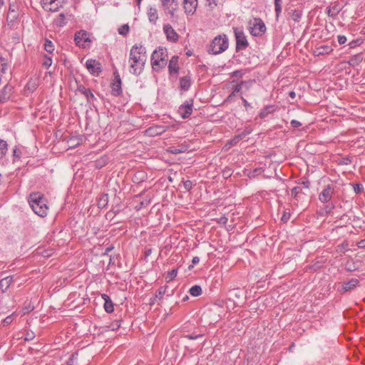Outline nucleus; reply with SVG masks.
<instances>
[{"label": "nucleus", "mask_w": 365, "mask_h": 365, "mask_svg": "<svg viewBox=\"0 0 365 365\" xmlns=\"http://www.w3.org/2000/svg\"><path fill=\"white\" fill-rule=\"evenodd\" d=\"M147 61L146 48L141 44L132 46L128 58L129 72L139 76L143 71Z\"/></svg>", "instance_id": "obj_1"}, {"label": "nucleus", "mask_w": 365, "mask_h": 365, "mask_svg": "<svg viewBox=\"0 0 365 365\" xmlns=\"http://www.w3.org/2000/svg\"><path fill=\"white\" fill-rule=\"evenodd\" d=\"M29 203L32 210L40 217H46L48 214V207L47 200L40 192H32L30 194Z\"/></svg>", "instance_id": "obj_2"}, {"label": "nucleus", "mask_w": 365, "mask_h": 365, "mask_svg": "<svg viewBox=\"0 0 365 365\" xmlns=\"http://www.w3.org/2000/svg\"><path fill=\"white\" fill-rule=\"evenodd\" d=\"M229 46L228 38L225 34L215 36L207 46L210 54L218 55L225 51Z\"/></svg>", "instance_id": "obj_3"}, {"label": "nucleus", "mask_w": 365, "mask_h": 365, "mask_svg": "<svg viewBox=\"0 0 365 365\" xmlns=\"http://www.w3.org/2000/svg\"><path fill=\"white\" fill-rule=\"evenodd\" d=\"M168 51L163 47L155 49L151 55V65L155 71H159L164 68L168 63Z\"/></svg>", "instance_id": "obj_4"}, {"label": "nucleus", "mask_w": 365, "mask_h": 365, "mask_svg": "<svg viewBox=\"0 0 365 365\" xmlns=\"http://www.w3.org/2000/svg\"><path fill=\"white\" fill-rule=\"evenodd\" d=\"M249 31L254 36H262L266 32V26L259 18H255L249 21Z\"/></svg>", "instance_id": "obj_5"}, {"label": "nucleus", "mask_w": 365, "mask_h": 365, "mask_svg": "<svg viewBox=\"0 0 365 365\" xmlns=\"http://www.w3.org/2000/svg\"><path fill=\"white\" fill-rule=\"evenodd\" d=\"M233 31L236 40L237 51L247 48L249 46V43L243 29L241 28L235 27L233 28Z\"/></svg>", "instance_id": "obj_6"}, {"label": "nucleus", "mask_w": 365, "mask_h": 365, "mask_svg": "<svg viewBox=\"0 0 365 365\" xmlns=\"http://www.w3.org/2000/svg\"><path fill=\"white\" fill-rule=\"evenodd\" d=\"M160 2L165 14H169L172 19H174L179 9L178 0H160Z\"/></svg>", "instance_id": "obj_7"}, {"label": "nucleus", "mask_w": 365, "mask_h": 365, "mask_svg": "<svg viewBox=\"0 0 365 365\" xmlns=\"http://www.w3.org/2000/svg\"><path fill=\"white\" fill-rule=\"evenodd\" d=\"M334 192V186L331 184L326 185L319 194V200L323 203H328L332 198Z\"/></svg>", "instance_id": "obj_8"}, {"label": "nucleus", "mask_w": 365, "mask_h": 365, "mask_svg": "<svg viewBox=\"0 0 365 365\" xmlns=\"http://www.w3.org/2000/svg\"><path fill=\"white\" fill-rule=\"evenodd\" d=\"M193 101H186L182 105L178 108V113L183 118L186 119L190 116L192 113Z\"/></svg>", "instance_id": "obj_9"}, {"label": "nucleus", "mask_w": 365, "mask_h": 365, "mask_svg": "<svg viewBox=\"0 0 365 365\" xmlns=\"http://www.w3.org/2000/svg\"><path fill=\"white\" fill-rule=\"evenodd\" d=\"M89 36L88 32L83 30L76 32L74 38L76 45L85 48L86 46V43L91 42Z\"/></svg>", "instance_id": "obj_10"}, {"label": "nucleus", "mask_w": 365, "mask_h": 365, "mask_svg": "<svg viewBox=\"0 0 365 365\" xmlns=\"http://www.w3.org/2000/svg\"><path fill=\"white\" fill-rule=\"evenodd\" d=\"M86 66L91 74L95 76H98L102 71L101 63L94 59H88L86 62Z\"/></svg>", "instance_id": "obj_11"}, {"label": "nucleus", "mask_w": 365, "mask_h": 365, "mask_svg": "<svg viewBox=\"0 0 365 365\" xmlns=\"http://www.w3.org/2000/svg\"><path fill=\"white\" fill-rule=\"evenodd\" d=\"M61 0H41L42 7L52 12L57 11L61 7Z\"/></svg>", "instance_id": "obj_12"}, {"label": "nucleus", "mask_w": 365, "mask_h": 365, "mask_svg": "<svg viewBox=\"0 0 365 365\" xmlns=\"http://www.w3.org/2000/svg\"><path fill=\"white\" fill-rule=\"evenodd\" d=\"M163 32L168 41L176 42L178 40V34L170 24H165L163 26Z\"/></svg>", "instance_id": "obj_13"}, {"label": "nucleus", "mask_w": 365, "mask_h": 365, "mask_svg": "<svg viewBox=\"0 0 365 365\" xmlns=\"http://www.w3.org/2000/svg\"><path fill=\"white\" fill-rule=\"evenodd\" d=\"M77 90L86 97L88 103H93L96 100L92 91L84 86H78Z\"/></svg>", "instance_id": "obj_14"}, {"label": "nucleus", "mask_w": 365, "mask_h": 365, "mask_svg": "<svg viewBox=\"0 0 365 365\" xmlns=\"http://www.w3.org/2000/svg\"><path fill=\"white\" fill-rule=\"evenodd\" d=\"M185 12L193 14L197 6V0H183Z\"/></svg>", "instance_id": "obj_15"}, {"label": "nucleus", "mask_w": 365, "mask_h": 365, "mask_svg": "<svg viewBox=\"0 0 365 365\" xmlns=\"http://www.w3.org/2000/svg\"><path fill=\"white\" fill-rule=\"evenodd\" d=\"M178 56H173L169 61L168 71L170 75H177L179 71Z\"/></svg>", "instance_id": "obj_16"}, {"label": "nucleus", "mask_w": 365, "mask_h": 365, "mask_svg": "<svg viewBox=\"0 0 365 365\" xmlns=\"http://www.w3.org/2000/svg\"><path fill=\"white\" fill-rule=\"evenodd\" d=\"M19 14L16 9L10 6L9 9V12L6 16V21L8 25L10 27L14 26V23L16 22V19H18Z\"/></svg>", "instance_id": "obj_17"}, {"label": "nucleus", "mask_w": 365, "mask_h": 365, "mask_svg": "<svg viewBox=\"0 0 365 365\" xmlns=\"http://www.w3.org/2000/svg\"><path fill=\"white\" fill-rule=\"evenodd\" d=\"M166 130L164 126L155 125L148 128L145 133L148 136H156L163 134Z\"/></svg>", "instance_id": "obj_18"}, {"label": "nucleus", "mask_w": 365, "mask_h": 365, "mask_svg": "<svg viewBox=\"0 0 365 365\" xmlns=\"http://www.w3.org/2000/svg\"><path fill=\"white\" fill-rule=\"evenodd\" d=\"M359 284V281L356 278H352L348 282H345L342 284L341 289L344 292H349L356 288Z\"/></svg>", "instance_id": "obj_19"}, {"label": "nucleus", "mask_w": 365, "mask_h": 365, "mask_svg": "<svg viewBox=\"0 0 365 365\" xmlns=\"http://www.w3.org/2000/svg\"><path fill=\"white\" fill-rule=\"evenodd\" d=\"M13 92V87L11 85H6L0 93V103L6 101Z\"/></svg>", "instance_id": "obj_20"}, {"label": "nucleus", "mask_w": 365, "mask_h": 365, "mask_svg": "<svg viewBox=\"0 0 365 365\" xmlns=\"http://www.w3.org/2000/svg\"><path fill=\"white\" fill-rule=\"evenodd\" d=\"M147 15L149 22L155 25L159 18L157 9L155 6H149L147 11Z\"/></svg>", "instance_id": "obj_21"}, {"label": "nucleus", "mask_w": 365, "mask_h": 365, "mask_svg": "<svg viewBox=\"0 0 365 365\" xmlns=\"http://www.w3.org/2000/svg\"><path fill=\"white\" fill-rule=\"evenodd\" d=\"M289 18L296 23H299L302 18V10L300 9H291L288 12Z\"/></svg>", "instance_id": "obj_22"}, {"label": "nucleus", "mask_w": 365, "mask_h": 365, "mask_svg": "<svg viewBox=\"0 0 365 365\" xmlns=\"http://www.w3.org/2000/svg\"><path fill=\"white\" fill-rule=\"evenodd\" d=\"M102 298L104 300V309L107 313H112L114 311V306L112 300L106 294H103L101 295Z\"/></svg>", "instance_id": "obj_23"}, {"label": "nucleus", "mask_w": 365, "mask_h": 365, "mask_svg": "<svg viewBox=\"0 0 365 365\" xmlns=\"http://www.w3.org/2000/svg\"><path fill=\"white\" fill-rule=\"evenodd\" d=\"M191 86V78L190 76H185L180 78V87L183 91L189 90Z\"/></svg>", "instance_id": "obj_24"}, {"label": "nucleus", "mask_w": 365, "mask_h": 365, "mask_svg": "<svg viewBox=\"0 0 365 365\" xmlns=\"http://www.w3.org/2000/svg\"><path fill=\"white\" fill-rule=\"evenodd\" d=\"M13 282V276H8L0 280V288L3 292L8 290Z\"/></svg>", "instance_id": "obj_25"}, {"label": "nucleus", "mask_w": 365, "mask_h": 365, "mask_svg": "<svg viewBox=\"0 0 365 365\" xmlns=\"http://www.w3.org/2000/svg\"><path fill=\"white\" fill-rule=\"evenodd\" d=\"M189 149V145L187 144H181L177 147H170L169 148V152L172 154H180L186 152Z\"/></svg>", "instance_id": "obj_26"}, {"label": "nucleus", "mask_w": 365, "mask_h": 365, "mask_svg": "<svg viewBox=\"0 0 365 365\" xmlns=\"http://www.w3.org/2000/svg\"><path fill=\"white\" fill-rule=\"evenodd\" d=\"M121 81L119 76L116 78V81L113 83L112 86V94L115 96H118L121 94Z\"/></svg>", "instance_id": "obj_27"}, {"label": "nucleus", "mask_w": 365, "mask_h": 365, "mask_svg": "<svg viewBox=\"0 0 365 365\" xmlns=\"http://www.w3.org/2000/svg\"><path fill=\"white\" fill-rule=\"evenodd\" d=\"M324 206L320 209L319 214L322 216H327L331 212L335 207V205L332 202L325 203Z\"/></svg>", "instance_id": "obj_28"}, {"label": "nucleus", "mask_w": 365, "mask_h": 365, "mask_svg": "<svg viewBox=\"0 0 365 365\" xmlns=\"http://www.w3.org/2000/svg\"><path fill=\"white\" fill-rule=\"evenodd\" d=\"M67 24V20L64 14L61 13L58 15V16L53 20V24L56 27H63Z\"/></svg>", "instance_id": "obj_29"}, {"label": "nucleus", "mask_w": 365, "mask_h": 365, "mask_svg": "<svg viewBox=\"0 0 365 365\" xmlns=\"http://www.w3.org/2000/svg\"><path fill=\"white\" fill-rule=\"evenodd\" d=\"M108 194H101L98 199L97 205H98V208H100V209L105 208L108 205Z\"/></svg>", "instance_id": "obj_30"}, {"label": "nucleus", "mask_w": 365, "mask_h": 365, "mask_svg": "<svg viewBox=\"0 0 365 365\" xmlns=\"http://www.w3.org/2000/svg\"><path fill=\"white\" fill-rule=\"evenodd\" d=\"M340 11V8L337 5L327 8V14L329 16L335 18Z\"/></svg>", "instance_id": "obj_31"}, {"label": "nucleus", "mask_w": 365, "mask_h": 365, "mask_svg": "<svg viewBox=\"0 0 365 365\" xmlns=\"http://www.w3.org/2000/svg\"><path fill=\"white\" fill-rule=\"evenodd\" d=\"M282 0H274V11L276 14V19L278 21L279 15L282 12Z\"/></svg>", "instance_id": "obj_32"}, {"label": "nucleus", "mask_w": 365, "mask_h": 365, "mask_svg": "<svg viewBox=\"0 0 365 365\" xmlns=\"http://www.w3.org/2000/svg\"><path fill=\"white\" fill-rule=\"evenodd\" d=\"M8 145L6 141L0 139V159H2L8 150Z\"/></svg>", "instance_id": "obj_33"}, {"label": "nucleus", "mask_w": 365, "mask_h": 365, "mask_svg": "<svg viewBox=\"0 0 365 365\" xmlns=\"http://www.w3.org/2000/svg\"><path fill=\"white\" fill-rule=\"evenodd\" d=\"M189 292L193 297H198L202 294V288L199 285H194L190 289Z\"/></svg>", "instance_id": "obj_34"}, {"label": "nucleus", "mask_w": 365, "mask_h": 365, "mask_svg": "<svg viewBox=\"0 0 365 365\" xmlns=\"http://www.w3.org/2000/svg\"><path fill=\"white\" fill-rule=\"evenodd\" d=\"M8 68L7 61L4 58H0V76L2 77V74L5 73Z\"/></svg>", "instance_id": "obj_35"}, {"label": "nucleus", "mask_w": 365, "mask_h": 365, "mask_svg": "<svg viewBox=\"0 0 365 365\" xmlns=\"http://www.w3.org/2000/svg\"><path fill=\"white\" fill-rule=\"evenodd\" d=\"M250 83L249 81H241L240 83L237 84L234 88L232 94H235V93H239L242 91L243 86H246L247 88H248V84Z\"/></svg>", "instance_id": "obj_36"}, {"label": "nucleus", "mask_w": 365, "mask_h": 365, "mask_svg": "<svg viewBox=\"0 0 365 365\" xmlns=\"http://www.w3.org/2000/svg\"><path fill=\"white\" fill-rule=\"evenodd\" d=\"M44 48L48 53H52L54 51V46L52 41L46 39L44 43Z\"/></svg>", "instance_id": "obj_37"}, {"label": "nucleus", "mask_w": 365, "mask_h": 365, "mask_svg": "<svg viewBox=\"0 0 365 365\" xmlns=\"http://www.w3.org/2000/svg\"><path fill=\"white\" fill-rule=\"evenodd\" d=\"M331 51V48L329 46H322L317 48V55L329 53Z\"/></svg>", "instance_id": "obj_38"}, {"label": "nucleus", "mask_w": 365, "mask_h": 365, "mask_svg": "<svg viewBox=\"0 0 365 365\" xmlns=\"http://www.w3.org/2000/svg\"><path fill=\"white\" fill-rule=\"evenodd\" d=\"M177 274H178V269H173L170 270V272H168L167 277H166L168 282H170L173 279H174L176 277Z\"/></svg>", "instance_id": "obj_39"}, {"label": "nucleus", "mask_w": 365, "mask_h": 365, "mask_svg": "<svg viewBox=\"0 0 365 365\" xmlns=\"http://www.w3.org/2000/svg\"><path fill=\"white\" fill-rule=\"evenodd\" d=\"M37 85L35 82L29 81L26 85L25 89L30 93L34 92L36 89Z\"/></svg>", "instance_id": "obj_40"}, {"label": "nucleus", "mask_w": 365, "mask_h": 365, "mask_svg": "<svg viewBox=\"0 0 365 365\" xmlns=\"http://www.w3.org/2000/svg\"><path fill=\"white\" fill-rule=\"evenodd\" d=\"M167 287H160L155 293V297L162 299L165 294Z\"/></svg>", "instance_id": "obj_41"}, {"label": "nucleus", "mask_w": 365, "mask_h": 365, "mask_svg": "<svg viewBox=\"0 0 365 365\" xmlns=\"http://www.w3.org/2000/svg\"><path fill=\"white\" fill-rule=\"evenodd\" d=\"M129 31V26L127 24H125L119 28L118 33L122 36H125Z\"/></svg>", "instance_id": "obj_42"}, {"label": "nucleus", "mask_w": 365, "mask_h": 365, "mask_svg": "<svg viewBox=\"0 0 365 365\" xmlns=\"http://www.w3.org/2000/svg\"><path fill=\"white\" fill-rule=\"evenodd\" d=\"M15 314L13 313L11 314V315L6 317L4 320H3V324L4 326H7V325H9L14 320V317Z\"/></svg>", "instance_id": "obj_43"}, {"label": "nucleus", "mask_w": 365, "mask_h": 365, "mask_svg": "<svg viewBox=\"0 0 365 365\" xmlns=\"http://www.w3.org/2000/svg\"><path fill=\"white\" fill-rule=\"evenodd\" d=\"M363 59V57L361 56V54H358V55H356L354 56V57H352L350 60V63L351 64H354V63H357V62H360Z\"/></svg>", "instance_id": "obj_44"}, {"label": "nucleus", "mask_w": 365, "mask_h": 365, "mask_svg": "<svg viewBox=\"0 0 365 365\" xmlns=\"http://www.w3.org/2000/svg\"><path fill=\"white\" fill-rule=\"evenodd\" d=\"M192 186L193 183L191 180H187L183 182V187L187 191H190L192 188Z\"/></svg>", "instance_id": "obj_45"}, {"label": "nucleus", "mask_w": 365, "mask_h": 365, "mask_svg": "<svg viewBox=\"0 0 365 365\" xmlns=\"http://www.w3.org/2000/svg\"><path fill=\"white\" fill-rule=\"evenodd\" d=\"M52 64V59L51 57L45 56V59L43 62V66L46 68H49Z\"/></svg>", "instance_id": "obj_46"}, {"label": "nucleus", "mask_w": 365, "mask_h": 365, "mask_svg": "<svg viewBox=\"0 0 365 365\" xmlns=\"http://www.w3.org/2000/svg\"><path fill=\"white\" fill-rule=\"evenodd\" d=\"M203 335L201 334H196L195 333H192V334H186L185 336V338L187 339H192V340H194V339H197L200 337H202Z\"/></svg>", "instance_id": "obj_47"}, {"label": "nucleus", "mask_w": 365, "mask_h": 365, "mask_svg": "<svg viewBox=\"0 0 365 365\" xmlns=\"http://www.w3.org/2000/svg\"><path fill=\"white\" fill-rule=\"evenodd\" d=\"M302 189L299 187H294L291 190V195L294 197H297L298 194L301 192Z\"/></svg>", "instance_id": "obj_48"}, {"label": "nucleus", "mask_w": 365, "mask_h": 365, "mask_svg": "<svg viewBox=\"0 0 365 365\" xmlns=\"http://www.w3.org/2000/svg\"><path fill=\"white\" fill-rule=\"evenodd\" d=\"M241 139H242V135H239L237 136H235L233 139H232L229 143L230 144V145H235Z\"/></svg>", "instance_id": "obj_49"}, {"label": "nucleus", "mask_w": 365, "mask_h": 365, "mask_svg": "<svg viewBox=\"0 0 365 365\" xmlns=\"http://www.w3.org/2000/svg\"><path fill=\"white\" fill-rule=\"evenodd\" d=\"M363 185L361 184H354V190L356 193H360L363 191Z\"/></svg>", "instance_id": "obj_50"}, {"label": "nucleus", "mask_w": 365, "mask_h": 365, "mask_svg": "<svg viewBox=\"0 0 365 365\" xmlns=\"http://www.w3.org/2000/svg\"><path fill=\"white\" fill-rule=\"evenodd\" d=\"M76 360H77V354H73L67 362L68 365H73Z\"/></svg>", "instance_id": "obj_51"}, {"label": "nucleus", "mask_w": 365, "mask_h": 365, "mask_svg": "<svg viewBox=\"0 0 365 365\" xmlns=\"http://www.w3.org/2000/svg\"><path fill=\"white\" fill-rule=\"evenodd\" d=\"M244 75V72L242 70H237L231 73L232 77H242Z\"/></svg>", "instance_id": "obj_52"}, {"label": "nucleus", "mask_w": 365, "mask_h": 365, "mask_svg": "<svg viewBox=\"0 0 365 365\" xmlns=\"http://www.w3.org/2000/svg\"><path fill=\"white\" fill-rule=\"evenodd\" d=\"M208 6L212 9L217 6V0H206Z\"/></svg>", "instance_id": "obj_53"}, {"label": "nucleus", "mask_w": 365, "mask_h": 365, "mask_svg": "<svg viewBox=\"0 0 365 365\" xmlns=\"http://www.w3.org/2000/svg\"><path fill=\"white\" fill-rule=\"evenodd\" d=\"M290 124L291 126L294 128H297L302 125V123L297 120H292Z\"/></svg>", "instance_id": "obj_54"}, {"label": "nucleus", "mask_w": 365, "mask_h": 365, "mask_svg": "<svg viewBox=\"0 0 365 365\" xmlns=\"http://www.w3.org/2000/svg\"><path fill=\"white\" fill-rule=\"evenodd\" d=\"M337 39H338L339 43L341 45L345 43L346 41V37L343 35H339L337 36Z\"/></svg>", "instance_id": "obj_55"}, {"label": "nucleus", "mask_w": 365, "mask_h": 365, "mask_svg": "<svg viewBox=\"0 0 365 365\" xmlns=\"http://www.w3.org/2000/svg\"><path fill=\"white\" fill-rule=\"evenodd\" d=\"M351 160L349 158H343L340 162H339V164L340 165H349L351 163Z\"/></svg>", "instance_id": "obj_56"}, {"label": "nucleus", "mask_w": 365, "mask_h": 365, "mask_svg": "<svg viewBox=\"0 0 365 365\" xmlns=\"http://www.w3.org/2000/svg\"><path fill=\"white\" fill-rule=\"evenodd\" d=\"M35 335H34V332H27L25 338H24V340L25 341H30V340H32L34 338Z\"/></svg>", "instance_id": "obj_57"}, {"label": "nucleus", "mask_w": 365, "mask_h": 365, "mask_svg": "<svg viewBox=\"0 0 365 365\" xmlns=\"http://www.w3.org/2000/svg\"><path fill=\"white\" fill-rule=\"evenodd\" d=\"M199 262H200V258L198 257H194L192 260V264L189 266V267H188L189 269H191L193 267V264H196L199 263Z\"/></svg>", "instance_id": "obj_58"}, {"label": "nucleus", "mask_w": 365, "mask_h": 365, "mask_svg": "<svg viewBox=\"0 0 365 365\" xmlns=\"http://www.w3.org/2000/svg\"><path fill=\"white\" fill-rule=\"evenodd\" d=\"M267 109H266V108H265V109H264V110H262L259 113V117H260L261 118H265V117L267 116Z\"/></svg>", "instance_id": "obj_59"}, {"label": "nucleus", "mask_w": 365, "mask_h": 365, "mask_svg": "<svg viewBox=\"0 0 365 365\" xmlns=\"http://www.w3.org/2000/svg\"><path fill=\"white\" fill-rule=\"evenodd\" d=\"M120 323L118 322H115L111 324V327L113 330H115L120 327Z\"/></svg>", "instance_id": "obj_60"}, {"label": "nucleus", "mask_w": 365, "mask_h": 365, "mask_svg": "<svg viewBox=\"0 0 365 365\" xmlns=\"http://www.w3.org/2000/svg\"><path fill=\"white\" fill-rule=\"evenodd\" d=\"M242 98V101L243 102V104L245 106V107L247 109L248 108L250 107V104L247 102V101L243 97L241 98Z\"/></svg>", "instance_id": "obj_61"}, {"label": "nucleus", "mask_w": 365, "mask_h": 365, "mask_svg": "<svg viewBox=\"0 0 365 365\" xmlns=\"http://www.w3.org/2000/svg\"><path fill=\"white\" fill-rule=\"evenodd\" d=\"M358 247L359 248H364L365 247V239L364 240H361V241H359L358 242Z\"/></svg>", "instance_id": "obj_62"}, {"label": "nucleus", "mask_w": 365, "mask_h": 365, "mask_svg": "<svg viewBox=\"0 0 365 365\" xmlns=\"http://www.w3.org/2000/svg\"><path fill=\"white\" fill-rule=\"evenodd\" d=\"M14 160L16 158H20V152H19L17 150V149H14Z\"/></svg>", "instance_id": "obj_63"}, {"label": "nucleus", "mask_w": 365, "mask_h": 365, "mask_svg": "<svg viewBox=\"0 0 365 365\" xmlns=\"http://www.w3.org/2000/svg\"><path fill=\"white\" fill-rule=\"evenodd\" d=\"M250 132H251V130H246L245 131H244L243 133H242L240 134V135H242V138H244V137H245L247 135L250 134Z\"/></svg>", "instance_id": "obj_64"}]
</instances>
